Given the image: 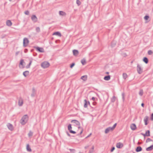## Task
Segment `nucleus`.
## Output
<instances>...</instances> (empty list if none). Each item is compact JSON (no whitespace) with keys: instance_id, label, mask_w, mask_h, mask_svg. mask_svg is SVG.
<instances>
[{"instance_id":"nucleus-1","label":"nucleus","mask_w":153,"mask_h":153,"mask_svg":"<svg viewBox=\"0 0 153 153\" xmlns=\"http://www.w3.org/2000/svg\"><path fill=\"white\" fill-rule=\"evenodd\" d=\"M28 117L27 115H24L20 120V123L22 125H25L27 122Z\"/></svg>"},{"instance_id":"nucleus-2","label":"nucleus","mask_w":153,"mask_h":153,"mask_svg":"<svg viewBox=\"0 0 153 153\" xmlns=\"http://www.w3.org/2000/svg\"><path fill=\"white\" fill-rule=\"evenodd\" d=\"M50 66V64L47 62H44L41 64V66L42 68H44L48 67Z\"/></svg>"},{"instance_id":"nucleus-3","label":"nucleus","mask_w":153,"mask_h":153,"mask_svg":"<svg viewBox=\"0 0 153 153\" xmlns=\"http://www.w3.org/2000/svg\"><path fill=\"white\" fill-rule=\"evenodd\" d=\"M137 72L139 74H141L143 72V68H141V66L139 65L137 66Z\"/></svg>"},{"instance_id":"nucleus-4","label":"nucleus","mask_w":153,"mask_h":153,"mask_svg":"<svg viewBox=\"0 0 153 153\" xmlns=\"http://www.w3.org/2000/svg\"><path fill=\"white\" fill-rule=\"evenodd\" d=\"M71 123H74V126H80V123L79 121L77 120H72L71 121Z\"/></svg>"},{"instance_id":"nucleus-5","label":"nucleus","mask_w":153,"mask_h":153,"mask_svg":"<svg viewBox=\"0 0 153 153\" xmlns=\"http://www.w3.org/2000/svg\"><path fill=\"white\" fill-rule=\"evenodd\" d=\"M77 132L79 134H81L83 131V129L82 127L79 126L78 127V129L77 131Z\"/></svg>"},{"instance_id":"nucleus-6","label":"nucleus","mask_w":153,"mask_h":153,"mask_svg":"<svg viewBox=\"0 0 153 153\" xmlns=\"http://www.w3.org/2000/svg\"><path fill=\"white\" fill-rule=\"evenodd\" d=\"M25 63L23 60H21L20 61L19 65V67L20 68H23L25 66Z\"/></svg>"},{"instance_id":"nucleus-7","label":"nucleus","mask_w":153,"mask_h":153,"mask_svg":"<svg viewBox=\"0 0 153 153\" xmlns=\"http://www.w3.org/2000/svg\"><path fill=\"white\" fill-rule=\"evenodd\" d=\"M29 43V41L26 38H25L23 39V45L24 46H27Z\"/></svg>"},{"instance_id":"nucleus-8","label":"nucleus","mask_w":153,"mask_h":153,"mask_svg":"<svg viewBox=\"0 0 153 153\" xmlns=\"http://www.w3.org/2000/svg\"><path fill=\"white\" fill-rule=\"evenodd\" d=\"M130 127L131 130L133 131L137 129L136 126L134 123L131 124Z\"/></svg>"},{"instance_id":"nucleus-9","label":"nucleus","mask_w":153,"mask_h":153,"mask_svg":"<svg viewBox=\"0 0 153 153\" xmlns=\"http://www.w3.org/2000/svg\"><path fill=\"white\" fill-rule=\"evenodd\" d=\"M123 146V144L120 142H119L117 143L116 145V146L117 148L119 149H120L122 148Z\"/></svg>"},{"instance_id":"nucleus-10","label":"nucleus","mask_w":153,"mask_h":153,"mask_svg":"<svg viewBox=\"0 0 153 153\" xmlns=\"http://www.w3.org/2000/svg\"><path fill=\"white\" fill-rule=\"evenodd\" d=\"M68 128L71 133L74 134L76 133V132L75 131L72 130V127L71 124H69L68 125Z\"/></svg>"},{"instance_id":"nucleus-11","label":"nucleus","mask_w":153,"mask_h":153,"mask_svg":"<svg viewBox=\"0 0 153 153\" xmlns=\"http://www.w3.org/2000/svg\"><path fill=\"white\" fill-rule=\"evenodd\" d=\"M84 106L85 108H86L87 107L88 105H90V103L89 101H87L86 100H84Z\"/></svg>"},{"instance_id":"nucleus-12","label":"nucleus","mask_w":153,"mask_h":153,"mask_svg":"<svg viewBox=\"0 0 153 153\" xmlns=\"http://www.w3.org/2000/svg\"><path fill=\"white\" fill-rule=\"evenodd\" d=\"M144 121L146 125H147L148 124V121L149 120V117L147 116H145L144 118Z\"/></svg>"},{"instance_id":"nucleus-13","label":"nucleus","mask_w":153,"mask_h":153,"mask_svg":"<svg viewBox=\"0 0 153 153\" xmlns=\"http://www.w3.org/2000/svg\"><path fill=\"white\" fill-rule=\"evenodd\" d=\"M7 126L9 129L10 130L12 131L13 130V128L12 124L10 123H8L7 124Z\"/></svg>"},{"instance_id":"nucleus-14","label":"nucleus","mask_w":153,"mask_h":153,"mask_svg":"<svg viewBox=\"0 0 153 153\" xmlns=\"http://www.w3.org/2000/svg\"><path fill=\"white\" fill-rule=\"evenodd\" d=\"M113 129L111 127H109L105 129V133L106 134L108 133L110 131H113Z\"/></svg>"},{"instance_id":"nucleus-15","label":"nucleus","mask_w":153,"mask_h":153,"mask_svg":"<svg viewBox=\"0 0 153 153\" xmlns=\"http://www.w3.org/2000/svg\"><path fill=\"white\" fill-rule=\"evenodd\" d=\"M88 76L87 75H85L82 76L81 77V79L83 81H86L87 79Z\"/></svg>"},{"instance_id":"nucleus-16","label":"nucleus","mask_w":153,"mask_h":153,"mask_svg":"<svg viewBox=\"0 0 153 153\" xmlns=\"http://www.w3.org/2000/svg\"><path fill=\"white\" fill-rule=\"evenodd\" d=\"M31 19L34 22L37 21V19L35 15H33L31 16Z\"/></svg>"},{"instance_id":"nucleus-17","label":"nucleus","mask_w":153,"mask_h":153,"mask_svg":"<svg viewBox=\"0 0 153 153\" xmlns=\"http://www.w3.org/2000/svg\"><path fill=\"white\" fill-rule=\"evenodd\" d=\"M23 100L22 99H20L18 101V105L20 106H21L23 104Z\"/></svg>"},{"instance_id":"nucleus-18","label":"nucleus","mask_w":153,"mask_h":153,"mask_svg":"<svg viewBox=\"0 0 153 153\" xmlns=\"http://www.w3.org/2000/svg\"><path fill=\"white\" fill-rule=\"evenodd\" d=\"M73 54L75 56H77L79 54V52L78 50H74L73 51Z\"/></svg>"},{"instance_id":"nucleus-19","label":"nucleus","mask_w":153,"mask_h":153,"mask_svg":"<svg viewBox=\"0 0 153 153\" xmlns=\"http://www.w3.org/2000/svg\"><path fill=\"white\" fill-rule=\"evenodd\" d=\"M36 50L41 52H43L44 51V49L43 48L39 47H37L36 48Z\"/></svg>"},{"instance_id":"nucleus-20","label":"nucleus","mask_w":153,"mask_h":153,"mask_svg":"<svg viewBox=\"0 0 153 153\" xmlns=\"http://www.w3.org/2000/svg\"><path fill=\"white\" fill-rule=\"evenodd\" d=\"M7 25L8 26H10L12 25V23L10 20H8L6 22Z\"/></svg>"},{"instance_id":"nucleus-21","label":"nucleus","mask_w":153,"mask_h":153,"mask_svg":"<svg viewBox=\"0 0 153 153\" xmlns=\"http://www.w3.org/2000/svg\"><path fill=\"white\" fill-rule=\"evenodd\" d=\"M29 74V72L28 71H26L24 72L23 73V75L25 77H26Z\"/></svg>"},{"instance_id":"nucleus-22","label":"nucleus","mask_w":153,"mask_h":153,"mask_svg":"<svg viewBox=\"0 0 153 153\" xmlns=\"http://www.w3.org/2000/svg\"><path fill=\"white\" fill-rule=\"evenodd\" d=\"M94 146H92L91 148L90 149L89 151V153H92L94 151Z\"/></svg>"},{"instance_id":"nucleus-23","label":"nucleus","mask_w":153,"mask_h":153,"mask_svg":"<svg viewBox=\"0 0 153 153\" xmlns=\"http://www.w3.org/2000/svg\"><path fill=\"white\" fill-rule=\"evenodd\" d=\"M144 136H149L150 135V131L149 130L147 131L145 134L144 135Z\"/></svg>"},{"instance_id":"nucleus-24","label":"nucleus","mask_w":153,"mask_h":153,"mask_svg":"<svg viewBox=\"0 0 153 153\" xmlns=\"http://www.w3.org/2000/svg\"><path fill=\"white\" fill-rule=\"evenodd\" d=\"M153 149V145L151 146H150L147 148L146 149V150L147 151H150Z\"/></svg>"},{"instance_id":"nucleus-25","label":"nucleus","mask_w":153,"mask_h":153,"mask_svg":"<svg viewBox=\"0 0 153 153\" xmlns=\"http://www.w3.org/2000/svg\"><path fill=\"white\" fill-rule=\"evenodd\" d=\"M104 79L106 81L109 80L110 79V76H105L104 78Z\"/></svg>"},{"instance_id":"nucleus-26","label":"nucleus","mask_w":153,"mask_h":153,"mask_svg":"<svg viewBox=\"0 0 153 153\" xmlns=\"http://www.w3.org/2000/svg\"><path fill=\"white\" fill-rule=\"evenodd\" d=\"M26 149L29 152L31 151V149L29 145L28 144H27L26 146Z\"/></svg>"},{"instance_id":"nucleus-27","label":"nucleus","mask_w":153,"mask_h":153,"mask_svg":"<svg viewBox=\"0 0 153 153\" xmlns=\"http://www.w3.org/2000/svg\"><path fill=\"white\" fill-rule=\"evenodd\" d=\"M53 35H57L59 37H61V34L59 32H56L53 34Z\"/></svg>"},{"instance_id":"nucleus-28","label":"nucleus","mask_w":153,"mask_h":153,"mask_svg":"<svg viewBox=\"0 0 153 153\" xmlns=\"http://www.w3.org/2000/svg\"><path fill=\"white\" fill-rule=\"evenodd\" d=\"M142 150V149L141 147L140 146H138L137 148L136 151L137 152H138L141 151Z\"/></svg>"},{"instance_id":"nucleus-29","label":"nucleus","mask_w":153,"mask_h":153,"mask_svg":"<svg viewBox=\"0 0 153 153\" xmlns=\"http://www.w3.org/2000/svg\"><path fill=\"white\" fill-rule=\"evenodd\" d=\"M81 62L82 65H84L86 63V61L85 59H83L81 60Z\"/></svg>"},{"instance_id":"nucleus-30","label":"nucleus","mask_w":153,"mask_h":153,"mask_svg":"<svg viewBox=\"0 0 153 153\" xmlns=\"http://www.w3.org/2000/svg\"><path fill=\"white\" fill-rule=\"evenodd\" d=\"M143 60L146 64L148 63V59L146 57H144L143 59Z\"/></svg>"},{"instance_id":"nucleus-31","label":"nucleus","mask_w":153,"mask_h":153,"mask_svg":"<svg viewBox=\"0 0 153 153\" xmlns=\"http://www.w3.org/2000/svg\"><path fill=\"white\" fill-rule=\"evenodd\" d=\"M59 15L61 16H65L66 14V13L63 11H59Z\"/></svg>"},{"instance_id":"nucleus-32","label":"nucleus","mask_w":153,"mask_h":153,"mask_svg":"<svg viewBox=\"0 0 153 153\" xmlns=\"http://www.w3.org/2000/svg\"><path fill=\"white\" fill-rule=\"evenodd\" d=\"M123 77L124 79H126L127 77V75L126 74L124 73L123 74Z\"/></svg>"},{"instance_id":"nucleus-33","label":"nucleus","mask_w":153,"mask_h":153,"mask_svg":"<svg viewBox=\"0 0 153 153\" xmlns=\"http://www.w3.org/2000/svg\"><path fill=\"white\" fill-rule=\"evenodd\" d=\"M139 94L140 96H142L143 94V91L142 90H140L139 91Z\"/></svg>"},{"instance_id":"nucleus-34","label":"nucleus","mask_w":153,"mask_h":153,"mask_svg":"<svg viewBox=\"0 0 153 153\" xmlns=\"http://www.w3.org/2000/svg\"><path fill=\"white\" fill-rule=\"evenodd\" d=\"M149 18V17L148 16H146L144 17V19L145 20H147Z\"/></svg>"},{"instance_id":"nucleus-35","label":"nucleus","mask_w":153,"mask_h":153,"mask_svg":"<svg viewBox=\"0 0 153 153\" xmlns=\"http://www.w3.org/2000/svg\"><path fill=\"white\" fill-rule=\"evenodd\" d=\"M116 99V97H113L112 98L111 100L112 102H114L115 101Z\"/></svg>"},{"instance_id":"nucleus-36","label":"nucleus","mask_w":153,"mask_h":153,"mask_svg":"<svg viewBox=\"0 0 153 153\" xmlns=\"http://www.w3.org/2000/svg\"><path fill=\"white\" fill-rule=\"evenodd\" d=\"M76 3L78 5H79L81 4V2H80V1L79 0H77L76 1Z\"/></svg>"},{"instance_id":"nucleus-37","label":"nucleus","mask_w":153,"mask_h":153,"mask_svg":"<svg viewBox=\"0 0 153 153\" xmlns=\"http://www.w3.org/2000/svg\"><path fill=\"white\" fill-rule=\"evenodd\" d=\"M152 53H153L152 51L151 50L149 51H148V53L149 55H151L152 54Z\"/></svg>"},{"instance_id":"nucleus-38","label":"nucleus","mask_w":153,"mask_h":153,"mask_svg":"<svg viewBox=\"0 0 153 153\" xmlns=\"http://www.w3.org/2000/svg\"><path fill=\"white\" fill-rule=\"evenodd\" d=\"M33 135V133L31 132H30L28 134V135L29 137Z\"/></svg>"},{"instance_id":"nucleus-39","label":"nucleus","mask_w":153,"mask_h":153,"mask_svg":"<svg viewBox=\"0 0 153 153\" xmlns=\"http://www.w3.org/2000/svg\"><path fill=\"white\" fill-rule=\"evenodd\" d=\"M25 13L27 15H28L29 13V12L28 11H26L25 12Z\"/></svg>"},{"instance_id":"nucleus-40","label":"nucleus","mask_w":153,"mask_h":153,"mask_svg":"<svg viewBox=\"0 0 153 153\" xmlns=\"http://www.w3.org/2000/svg\"><path fill=\"white\" fill-rule=\"evenodd\" d=\"M117 125L116 123H115L112 127H111L113 130L115 128Z\"/></svg>"},{"instance_id":"nucleus-41","label":"nucleus","mask_w":153,"mask_h":153,"mask_svg":"<svg viewBox=\"0 0 153 153\" xmlns=\"http://www.w3.org/2000/svg\"><path fill=\"white\" fill-rule=\"evenodd\" d=\"M150 119L152 120L153 121V113L152 114Z\"/></svg>"},{"instance_id":"nucleus-42","label":"nucleus","mask_w":153,"mask_h":153,"mask_svg":"<svg viewBox=\"0 0 153 153\" xmlns=\"http://www.w3.org/2000/svg\"><path fill=\"white\" fill-rule=\"evenodd\" d=\"M75 64L74 63L72 64L70 66V67L71 68H72V67Z\"/></svg>"},{"instance_id":"nucleus-43","label":"nucleus","mask_w":153,"mask_h":153,"mask_svg":"<svg viewBox=\"0 0 153 153\" xmlns=\"http://www.w3.org/2000/svg\"><path fill=\"white\" fill-rule=\"evenodd\" d=\"M89 147V146L88 145H86V146L85 147H84V148L85 149H87V148H88V147Z\"/></svg>"},{"instance_id":"nucleus-44","label":"nucleus","mask_w":153,"mask_h":153,"mask_svg":"<svg viewBox=\"0 0 153 153\" xmlns=\"http://www.w3.org/2000/svg\"><path fill=\"white\" fill-rule=\"evenodd\" d=\"M31 63H32V62H31V61H30V63H29V65H28V66H27V68H29V67H30V65H31Z\"/></svg>"},{"instance_id":"nucleus-45","label":"nucleus","mask_w":153,"mask_h":153,"mask_svg":"<svg viewBox=\"0 0 153 153\" xmlns=\"http://www.w3.org/2000/svg\"><path fill=\"white\" fill-rule=\"evenodd\" d=\"M115 149V148L114 147H113L112 148V149L111 150V152H112Z\"/></svg>"},{"instance_id":"nucleus-46","label":"nucleus","mask_w":153,"mask_h":153,"mask_svg":"<svg viewBox=\"0 0 153 153\" xmlns=\"http://www.w3.org/2000/svg\"><path fill=\"white\" fill-rule=\"evenodd\" d=\"M36 30L37 31L39 32L40 30V28L39 27H37L36 28Z\"/></svg>"},{"instance_id":"nucleus-47","label":"nucleus","mask_w":153,"mask_h":153,"mask_svg":"<svg viewBox=\"0 0 153 153\" xmlns=\"http://www.w3.org/2000/svg\"><path fill=\"white\" fill-rule=\"evenodd\" d=\"M92 99L93 100V101H94L95 100V98L93 97L92 98Z\"/></svg>"},{"instance_id":"nucleus-48","label":"nucleus","mask_w":153,"mask_h":153,"mask_svg":"<svg viewBox=\"0 0 153 153\" xmlns=\"http://www.w3.org/2000/svg\"><path fill=\"white\" fill-rule=\"evenodd\" d=\"M144 104L143 103H142L141 104V106L143 107H144Z\"/></svg>"},{"instance_id":"nucleus-49","label":"nucleus","mask_w":153,"mask_h":153,"mask_svg":"<svg viewBox=\"0 0 153 153\" xmlns=\"http://www.w3.org/2000/svg\"><path fill=\"white\" fill-rule=\"evenodd\" d=\"M106 74H109V73L108 72H106Z\"/></svg>"},{"instance_id":"nucleus-50","label":"nucleus","mask_w":153,"mask_h":153,"mask_svg":"<svg viewBox=\"0 0 153 153\" xmlns=\"http://www.w3.org/2000/svg\"><path fill=\"white\" fill-rule=\"evenodd\" d=\"M93 104L94 105H95V103L94 102H93Z\"/></svg>"},{"instance_id":"nucleus-51","label":"nucleus","mask_w":153,"mask_h":153,"mask_svg":"<svg viewBox=\"0 0 153 153\" xmlns=\"http://www.w3.org/2000/svg\"><path fill=\"white\" fill-rule=\"evenodd\" d=\"M10 1H11V0H9Z\"/></svg>"}]
</instances>
